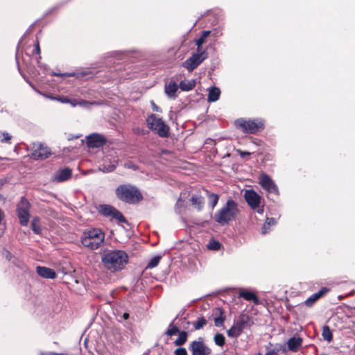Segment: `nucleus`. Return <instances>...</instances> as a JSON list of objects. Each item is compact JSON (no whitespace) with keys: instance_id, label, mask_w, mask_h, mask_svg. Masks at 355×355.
<instances>
[{"instance_id":"nucleus-16","label":"nucleus","mask_w":355,"mask_h":355,"mask_svg":"<svg viewBox=\"0 0 355 355\" xmlns=\"http://www.w3.org/2000/svg\"><path fill=\"white\" fill-rule=\"evenodd\" d=\"M246 323H247V322L243 320L236 322L227 331V336L230 338L239 337L243 332V330L244 329V328L245 327Z\"/></svg>"},{"instance_id":"nucleus-30","label":"nucleus","mask_w":355,"mask_h":355,"mask_svg":"<svg viewBox=\"0 0 355 355\" xmlns=\"http://www.w3.org/2000/svg\"><path fill=\"white\" fill-rule=\"evenodd\" d=\"M174 321H172L166 331V334L168 336H174L180 332L178 327L174 326Z\"/></svg>"},{"instance_id":"nucleus-34","label":"nucleus","mask_w":355,"mask_h":355,"mask_svg":"<svg viewBox=\"0 0 355 355\" xmlns=\"http://www.w3.org/2000/svg\"><path fill=\"white\" fill-rule=\"evenodd\" d=\"M160 259H161L160 256L154 257L149 261L146 268H153L156 267L158 265V263H159Z\"/></svg>"},{"instance_id":"nucleus-21","label":"nucleus","mask_w":355,"mask_h":355,"mask_svg":"<svg viewBox=\"0 0 355 355\" xmlns=\"http://www.w3.org/2000/svg\"><path fill=\"white\" fill-rule=\"evenodd\" d=\"M214 314L216 317L214 318V324L216 327H221L223 325V322L225 320V317L223 315V311L220 308H216L214 311Z\"/></svg>"},{"instance_id":"nucleus-11","label":"nucleus","mask_w":355,"mask_h":355,"mask_svg":"<svg viewBox=\"0 0 355 355\" xmlns=\"http://www.w3.org/2000/svg\"><path fill=\"white\" fill-rule=\"evenodd\" d=\"M259 183L261 187L269 193L278 194L279 191L274 181L266 174H261L259 178Z\"/></svg>"},{"instance_id":"nucleus-1","label":"nucleus","mask_w":355,"mask_h":355,"mask_svg":"<svg viewBox=\"0 0 355 355\" xmlns=\"http://www.w3.org/2000/svg\"><path fill=\"white\" fill-rule=\"evenodd\" d=\"M128 256L123 250L109 251L102 256L101 261L104 267L111 272L122 270L127 264Z\"/></svg>"},{"instance_id":"nucleus-29","label":"nucleus","mask_w":355,"mask_h":355,"mask_svg":"<svg viewBox=\"0 0 355 355\" xmlns=\"http://www.w3.org/2000/svg\"><path fill=\"white\" fill-rule=\"evenodd\" d=\"M210 31H205L202 33L201 36L196 40V45L198 46V52L200 51V46L205 42V39L209 35Z\"/></svg>"},{"instance_id":"nucleus-8","label":"nucleus","mask_w":355,"mask_h":355,"mask_svg":"<svg viewBox=\"0 0 355 355\" xmlns=\"http://www.w3.org/2000/svg\"><path fill=\"white\" fill-rule=\"evenodd\" d=\"M101 215L116 219L118 222L126 223L127 220L123 214L116 208L110 205H101L98 207Z\"/></svg>"},{"instance_id":"nucleus-48","label":"nucleus","mask_w":355,"mask_h":355,"mask_svg":"<svg viewBox=\"0 0 355 355\" xmlns=\"http://www.w3.org/2000/svg\"><path fill=\"white\" fill-rule=\"evenodd\" d=\"M3 186V182L1 180H0V189H1Z\"/></svg>"},{"instance_id":"nucleus-3","label":"nucleus","mask_w":355,"mask_h":355,"mask_svg":"<svg viewBox=\"0 0 355 355\" xmlns=\"http://www.w3.org/2000/svg\"><path fill=\"white\" fill-rule=\"evenodd\" d=\"M105 240V233L99 228H92L85 230L81 237V243L91 250H96Z\"/></svg>"},{"instance_id":"nucleus-46","label":"nucleus","mask_w":355,"mask_h":355,"mask_svg":"<svg viewBox=\"0 0 355 355\" xmlns=\"http://www.w3.org/2000/svg\"><path fill=\"white\" fill-rule=\"evenodd\" d=\"M128 316H129L128 313H125L123 314V318H124V319H128Z\"/></svg>"},{"instance_id":"nucleus-15","label":"nucleus","mask_w":355,"mask_h":355,"mask_svg":"<svg viewBox=\"0 0 355 355\" xmlns=\"http://www.w3.org/2000/svg\"><path fill=\"white\" fill-rule=\"evenodd\" d=\"M72 175V171L69 168H64L56 171L52 176L53 182H62L69 180Z\"/></svg>"},{"instance_id":"nucleus-22","label":"nucleus","mask_w":355,"mask_h":355,"mask_svg":"<svg viewBox=\"0 0 355 355\" xmlns=\"http://www.w3.org/2000/svg\"><path fill=\"white\" fill-rule=\"evenodd\" d=\"M196 86L195 80H184L180 83V88L182 91H190Z\"/></svg>"},{"instance_id":"nucleus-31","label":"nucleus","mask_w":355,"mask_h":355,"mask_svg":"<svg viewBox=\"0 0 355 355\" xmlns=\"http://www.w3.org/2000/svg\"><path fill=\"white\" fill-rule=\"evenodd\" d=\"M322 336L324 340L328 342H330L331 340L332 333L331 331L330 330V328L328 326L325 325L323 327Z\"/></svg>"},{"instance_id":"nucleus-4","label":"nucleus","mask_w":355,"mask_h":355,"mask_svg":"<svg viewBox=\"0 0 355 355\" xmlns=\"http://www.w3.org/2000/svg\"><path fill=\"white\" fill-rule=\"evenodd\" d=\"M116 195L119 199L130 204L137 203L143 196L139 190L130 184H122L116 189Z\"/></svg>"},{"instance_id":"nucleus-42","label":"nucleus","mask_w":355,"mask_h":355,"mask_svg":"<svg viewBox=\"0 0 355 355\" xmlns=\"http://www.w3.org/2000/svg\"><path fill=\"white\" fill-rule=\"evenodd\" d=\"M238 152L239 153V155L241 157H244L245 155H250V153L249 152H247V151H242V150H238Z\"/></svg>"},{"instance_id":"nucleus-9","label":"nucleus","mask_w":355,"mask_h":355,"mask_svg":"<svg viewBox=\"0 0 355 355\" xmlns=\"http://www.w3.org/2000/svg\"><path fill=\"white\" fill-rule=\"evenodd\" d=\"M17 210L21 225L23 226L27 225L30 218V203L24 197L21 198L17 205Z\"/></svg>"},{"instance_id":"nucleus-47","label":"nucleus","mask_w":355,"mask_h":355,"mask_svg":"<svg viewBox=\"0 0 355 355\" xmlns=\"http://www.w3.org/2000/svg\"><path fill=\"white\" fill-rule=\"evenodd\" d=\"M265 355H273L271 352H268Z\"/></svg>"},{"instance_id":"nucleus-24","label":"nucleus","mask_w":355,"mask_h":355,"mask_svg":"<svg viewBox=\"0 0 355 355\" xmlns=\"http://www.w3.org/2000/svg\"><path fill=\"white\" fill-rule=\"evenodd\" d=\"M220 91L218 88L213 87H211L208 94V101L209 102H215L216 101L220 96Z\"/></svg>"},{"instance_id":"nucleus-10","label":"nucleus","mask_w":355,"mask_h":355,"mask_svg":"<svg viewBox=\"0 0 355 355\" xmlns=\"http://www.w3.org/2000/svg\"><path fill=\"white\" fill-rule=\"evenodd\" d=\"M207 58V54L205 51L193 54L184 63L183 67L188 71H192L195 69L204 60Z\"/></svg>"},{"instance_id":"nucleus-39","label":"nucleus","mask_w":355,"mask_h":355,"mask_svg":"<svg viewBox=\"0 0 355 355\" xmlns=\"http://www.w3.org/2000/svg\"><path fill=\"white\" fill-rule=\"evenodd\" d=\"M175 355H188L187 352L184 347L177 348L174 352Z\"/></svg>"},{"instance_id":"nucleus-37","label":"nucleus","mask_w":355,"mask_h":355,"mask_svg":"<svg viewBox=\"0 0 355 355\" xmlns=\"http://www.w3.org/2000/svg\"><path fill=\"white\" fill-rule=\"evenodd\" d=\"M11 139V136L8 132H1V139L0 141L3 143H8Z\"/></svg>"},{"instance_id":"nucleus-7","label":"nucleus","mask_w":355,"mask_h":355,"mask_svg":"<svg viewBox=\"0 0 355 355\" xmlns=\"http://www.w3.org/2000/svg\"><path fill=\"white\" fill-rule=\"evenodd\" d=\"M244 198L252 209L256 210L259 214L263 213V200L255 191L253 189L246 190L244 193Z\"/></svg>"},{"instance_id":"nucleus-13","label":"nucleus","mask_w":355,"mask_h":355,"mask_svg":"<svg viewBox=\"0 0 355 355\" xmlns=\"http://www.w3.org/2000/svg\"><path fill=\"white\" fill-rule=\"evenodd\" d=\"M189 349L191 351L192 355H209L211 353V349L202 340L191 342Z\"/></svg>"},{"instance_id":"nucleus-26","label":"nucleus","mask_w":355,"mask_h":355,"mask_svg":"<svg viewBox=\"0 0 355 355\" xmlns=\"http://www.w3.org/2000/svg\"><path fill=\"white\" fill-rule=\"evenodd\" d=\"M205 191L208 198L209 205L211 209H214L218 202L219 196L217 194L209 193L208 190H206Z\"/></svg>"},{"instance_id":"nucleus-33","label":"nucleus","mask_w":355,"mask_h":355,"mask_svg":"<svg viewBox=\"0 0 355 355\" xmlns=\"http://www.w3.org/2000/svg\"><path fill=\"white\" fill-rule=\"evenodd\" d=\"M207 324V320L204 317H200L198 320L193 323V327L196 330H199L204 327Z\"/></svg>"},{"instance_id":"nucleus-49","label":"nucleus","mask_w":355,"mask_h":355,"mask_svg":"<svg viewBox=\"0 0 355 355\" xmlns=\"http://www.w3.org/2000/svg\"><path fill=\"white\" fill-rule=\"evenodd\" d=\"M320 355H326V354H320Z\"/></svg>"},{"instance_id":"nucleus-19","label":"nucleus","mask_w":355,"mask_h":355,"mask_svg":"<svg viewBox=\"0 0 355 355\" xmlns=\"http://www.w3.org/2000/svg\"><path fill=\"white\" fill-rule=\"evenodd\" d=\"M178 85L175 81L171 80L168 85H165V93L170 98L176 97L175 93L178 91Z\"/></svg>"},{"instance_id":"nucleus-14","label":"nucleus","mask_w":355,"mask_h":355,"mask_svg":"<svg viewBox=\"0 0 355 355\" xmlns=\"http://www.w3.org/2000/svg\"><path fill=\"white\" fill-rule=\"evenodd\" d=\"M87 145L89 148H99L103 146L105 142V139L99 134L94 133L87 137Z\"/></svg>"},{"instance_id":"nucleus-20","label":"nucleus","mask_w":355,"mask_h":355,"mask_svg":"<svg viewBox=\"0 0 355 355\" xmlns=\"http://www.w3.org/2000/svg\"><path fill=\"white\" fill-rule=\"evenodd\" d=\"M302 340L300 338L293 337L288 340L287 345L290 350L297 352L301 346Z\"/></svg>"},{"instance_id":"nucleus-12","label":"nucleus","mask_w":355,"mask_h":355,"mask_svg":"<svg viewBox=\"0 0 355 355\" xmlns=\"http://www.w3.org/2000/svg\"><path fill=\"white\" fill-rule=\"evenodd\" d=\"M51 154V150L42 144H34L33 146V157L36 159H45Z\"/></svg>"},{"instance_id":"nucleus-5","label":"nucleus","mask_w":355,"mask_h":355,"mask_svg":"<svg viewBox=\"0 0 355 355\" xmlns=\"http://www.w3.org/2000/svg\"><path fill=\"white\" fill-rule=\"evenodd\" d=\"M236 126L243 132L248 134H255L263 129V123L260 119H239L235 121Z\"/></svg>"},{"instance_id":"nucleus-38","label":"nucleus","mask_w":355,"mask_h":355,"mask_svg":"<svg viewBox=\"0 0 355 355\" xmlns=\"http://www.w3.org/2000/svg\"><path fill=\"white\" fill-rule=\"evenodd\" d=\"M116 165H117V162L116 160H114L110 166H103V170L104 171H107V172L112 171L113 170L115 169V168L116 167Z\"/></svg>"},{"instance_id":"nucleus-18","label":"nucleus","mask_w":355,"mask_h":355,"mask_svg":"<svg viewBox=\"0 0 355 355\" xmlns=\"http://www.w3.org/2000/svg\"><path fill=\"white\" fill-rule=\"evenodd\" d=\"M329 289L327 288H322L318 292L311 295L307 300L304 302L305 304L307 306H311L313 304L320 299L322 296L324 295L327 292H329Z\"/></svg>"},{"instance_id":"nucleus-23","label":"nucleus","mask_w":355,"mask_h":355,"mask_svg":"<svg viewBox=\"0 0 355 355\" xmlns=\"http://www.w3.org/2000/svg\"><path fill=\"white\" fill-rule=\"evenodd\" d=\"M192 205L198 211H200L204 206V200L202 196H193L191 198Z\"/></svg>"},{"instance_id":"nucleus-43","label":"nucleus","mask_w":355,"mask_h":355,"mask_svg":"<svg viewBox=\"0 0 355 355\" xmlns=\"http://www.w3.org/2000/svg\"><path fill=\"white\" fill-rule=\"evenodd\" d=\"M151 104H152V106H153V110L154 111H155V112H160L161 111L160 108L158 106H157L153 101L151 102Z\"/></svg>"},{"instance_id":"nucleus-17","label":"nucleus","mask_w":355,"mask_h":355,"mask_svg":"<svg viewBox=\"0 0 355 355\" xmlns=\"http://www.w3.org/2000/svg\"><path fill=\"white\" fill-rule=\"evenodd\" d=\"M37 273L43 278L54 279L56 277L55 272L49 268L44 266H37L36 268Z\"/></svg>"},{"instance_id":"nucleus-40","label":"nucleus","mask_w":355,"mask_h":355,"mask_svg":"<svg viewBox=\"0 0 355 355\" xmlns=\"http://www.w3.org/2000/svg\"><path fill=\"white\" fill-rule=\"evenodd\" d=\"M220 244L219 242L214 241V243H209L208 248L212 250H218L220 248Z\"/></svg>"},{"instance_id":"nucleus-36","label":"nucleus","mask_w":355,"mask_h":355,"mask_svg":"<svg viewBox=\"0 0 355 355\" xmlns=\"http://www.w3.org/2000/svg\"><path fill=\"white\" fill-rule=\"evenodd\" d=\"M38 222L39 221L37 218H34L31 222L32 230L35 234H39L40 232V228L38 225Z\"/></svg>"},{"instance_id":"nucleus-6","label":"nucleus","mask_w":355,"mask_h":355,"mask_svg":"<svg viewBox=\"0 0 355 355\" xmlns=\"http://www.w3.org/2000/svg\"><path fill=\"white\" fill-rule=\"evenodd\" d=\"M146 122L148 128L157 133L160 137H168L169 128L161 118L153 114L147 118Z\"/></svg>"},{"instance_id":"nucleus-28","label":"nucleus","mask_w":355,"mask_h":355,"mask_svg":"<svg viewBox=\"0 0 355 355\" xmlns=\"http://www.w3.org/2000/svg\"><path fill=\"white\" fill-rule=\"evenodd\" d=\"M276 224V220L273 218H267L266 220L265 223L263 224L262 227V234H266L268 233L270 227L275 225Z\"/></svg>"},{"instance_id":"nucleus-25","label":"nucleus","mask_w":355,"mask_h":355,"mask_svg":"<svg viewBox=\"0 0 355 355\" xmlns=\"http://www.w3.org/2000/svg\"><path fill=\"white\" fill-rule=\"evenodd\" d=\"M239 296L248 301L252 300L256 304L258 303L259 301V299L257 297V295L251 291H243L239 293Z\"/></svg>"},{"instance_id":"nucleus-27","label":"nucleus","mask_w":355,"mask_h":355,"mask_svg":"<svg viewBox=\"0 0 355 355\" xmlns=\"http://www.w3.org/2000/svg\"><path fill=\"white\" fill-rule=\"evenodd\" d=\"M188 333L184 331H181L178 333V338L174 341L176 346L183 345L187 340Z\"/></svg>"},{"instance_id":"nucleus-41","label":"nucleus","mask_w":355,"mask_h":355,"mask_svg":"<svg viewBox=\"0 0 355 355\" xmlns=\"http://www.w3.org/2000/svg\"><path fill=\"white\" fill-rule=\"evenodd\" d=\"M33 52L36 53V54L40 55V44H39V42L38 41L35 44L34 49H33Z\"/></svg>"},{"instance_id":"nucleus-2","label":"nucleus","mask_w":355,"mask_h":355,"mask_svg":"<svg viewBox=\"0 0 355 355\" xmlns=\"http://www.w3.org/2000/svg\"><path fill=\"white\" fill-rule=\"evenodd\" d=\"M238 213V204L234 200L230 199L222 208L215 213L214 220L218 224L225 225L235 220Z\"/></svg>"},{"instance_id":"nucleus-44","label":"nucleus","mask_w":355,"mask_h":355,"mask_svg":"<svg viewBox=\"0 0 355 355\" xmlns=\"http://www.w3.org/2000/svg\"><path fill=\"white\" fill-rule=\"evenodd\" d=\"M184 205V200L181 199H178L176 203V206L178 208L179 207H182Z\"/></svg>"},{"instance_id":"nucleus-32","label":"nucleus","mask_w":355,"mask_h":355,"mask_svg":"<svg viewBox=\"0 0 355 355\" xmlns=\"http://www.w3.org/2000/svg\"><path fill=\"white\" fill-rule=\"evenodd\" d=\"M214 340L216 345H217L218 346H220V347L223 346L225 344V336L222 334H220V333H217L215 334Z\"/></svg>"},{"instance_id":"nucleus-45","label":"nucleus","mask_w":355,"mask_h":355,"mask_svg":"<svg viewBox=\"0 0 355 355\" xmlns=\"http://www.w3.org/2000/svg\"><path fill=\"white\" fill-rule=\"evenodd\" d=\"M59 101H60V102L63 103H69V101H70V99H69V98H64V97H63V98H60L59 99Z\"/></svg>"},{"instance_id":"nucleus-35","label":"nucleus","mask_w":355,"mask_h":355,"mask_svg":"<svg viewBox=\"0 0 355 355\" xmlns=\"http://www.w3.org/2000/svg\"><path fill=\"white\" fill-rule=\"evenodd\" d=\"M69 103H70L73 107H75L78 105H81V106H86L88 104H89V103L86 101H83V100L78 101L76 99H70V101Z\"/></svg>"}]
</instances>
